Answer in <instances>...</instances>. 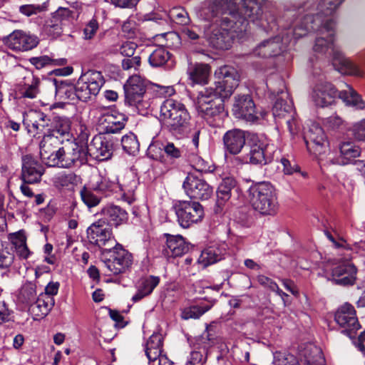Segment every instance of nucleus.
<instances>
[{"mask_svg":"<svg viewBox=\"0 0 365 365\" xmlns=\"http://www.w3.org/2000/svg\"><path fill=\"white\" fill-rule=\"evenodd\" d=\"M263 0H240L237 8L230 12V18L223 17L222 21L227 27L213 28L208 35L210 44L217 49L227 50L230 48L233 35L230 29L234 28L233 24L240 31H246L248 22L258 23L266 27L262 21V3Z\"/></svg>","mask_w":365,"mask_h":365,"instance_id":"1","label":"nucleus"},{"mask_svg":"<svg viewBox=\"0 0 365 365\" xmlns=\"http://www.w3.org/2000/svg\"><path fill=\"white\" fill-rule=\"evenodd\" d=\"M336 21L333 19H329L324 24H319V26L307 32L318 31L322 35L316 38L314 46V51L319 54L331 56L334 63L339 64V70L347 75L355 76H363L364 72L351 60L344 56L343 53L334 45V29Z\"/></svg>","mask_w":365,"mask_h":365,"instance_id":"2","label":"nucleus"},{"mask_svg":"<svg viewBox=\"0 0 365 365\" xmlns=\"http://www.w3.org/2000/svg\"><path fill=\"white\" fill-rule=\"evenodd\" d=\"M344 0H322L317 5V13H313L314 9L309 8L307 4L303 6L294 5L295 11L293 33L297 38L307 35V32L314 30L324 24L329 19H333L331 16Z\"/></svg>","mask_w":365,"mask_h":365,"instance_id":"3","label":"nucleus"},{"mask_svg":"<svg viewBox=\"0 0 365 365\" xmlns=\"http://www.w3.org/2000/svg\"><path fill=\"white\" fill-rule=\"evenodd\" d=\"M104 83L101 72L89 70L81 74L75 85L53 79V86L57 94L65 95L68 100L87 102L98 94Z\"/></svg>","mask_w":365,"mask_h":365,"instance_id":"4","label":"nucleus"},{"mask_svg":"<svg viewBox=\"0 0 365 365\" xmlns=\"http://www.w3.org/2000/svg\"><path fill=\"white\" fill-rule=\"evenodd\" d=\"M346 89L338 91L329 82L319 77L311 93V98L314 104L319 107H327L331 105L336 97L341 98L346 106L356 109H364L365 102L361 96L349 85L346 84Z\"/></svg>","mask_w":365,"mask_h":365,"instance_id":"5","label":"nucleus"},{"mask_svg":"<svg viewBox=\"0 0 365 365\" xmlns=\"http://www.w3.org/2000/svg\"><path fill=\"white\" fill-rule=\"evenodd\" d=\"M215 93L212 88H204L198 92L194 101L197 115L205 119L212 127H220L227 115L223 101Z\"/></svg>","mask_w":365,"mask_h":365,"instance_id":"6","label":"nucleus"},{"mask_svg":"<svg viewBox=\"0 0 365 365\" xmlns=\"http://www.w3.org/2000/svg\"><path fill=\"white\" fill-rule=\"evenodd\" d=\"M160 116L166 128L175 136L182 137L190 129V113L179 101L173 98L165 100L160 106Z\"/></svg>","mask_w":365,"mask_h":365,"instance_id":"7","label":"nucleus"},{"mask_svg":"<svg viewBox=\"0 0 365 365\" xmlns=\"http://www.w3.org/2000/svg\"><path fill=\"white\" fill-rule=\"evenodd\" d=\"M247 198L252 209L262 215H274L277 212V193L269 182H252L247 190Z\"/></svg>","mask_w":365,"mask_h":365,"instance_id":"8","label":"nucleus"},{"mask_svg":"<svg viewBox=\"0 0 365 365\" xmlns=\"http://www.w3.org/2000/svg\"><path fill=\"white\" fill-rule=\"evenodd\" d=\"M294 23V19L282 36H276L262 41L254 48L253 55L261 58H269L278 56L284 52L287 43L292 41V38L295 40L298 38L294 36L293 33Z\"/></svg>","mask_w":365,"mask_h":365,"instance_id":"9","label":"nucleus"},{"mask_svg":"<svg viewBox=\"0 0 365 365\" xmlns=\"http://www.w3.org/2000/svg\"><path fill=\"white\" fill-rule=\"evenodd\" d=\"M232 110L236 118L249 123H257L264 119L267 114L264 110H259L250 94L235 96Z\"/></svg>","mask_w":365,"mask_h":365,"instance_id":"10","label":"nucleus"},{"mask_svg":"<svg viewBox=\"0 0 365 365\" xmlns=\"http://www.w3.org/2000/svg\"><path fill=\"white\" fill-rule=\"evenodd\" d=\"M304 140L307 150L317 158L319 165L322 168V158H326L329 151L322 128L317 123H312L304 133Z\"/></svg>","mask_w":365,"mask_h":365,"instance_id":"11","label":"nucleus"},{"mask_svg":"<svg viewBox=\"0 0 365 365\" xmlns=\"http://www.w3.org/2000/svg\"><path fill=\"white\" fill-rule=\"evenodd\" d=\"M179 225L188 228L200 222L204 217L202 205L192 200H179L173 206Z\"/></svg>","mask_w":365,"mask_h":365,"instance_id":"12","label":"nucleus"},{"mask_svg":"<svg viewBox=\"0 0 365 365\" xmlns=\"http://www.w3.org/2000/svg\"><path fill=\"white\" fill-rule=\"evenodd\" d=\"M218 79L215 83V93L221 98H229L238 86L240 75L237 71L230 66H224L217 68L215 73Z\"/></svg>","mask_w":365,"mask_h":365,"instance_id":"13","label":"nucleus"},{"mask_svg":"<svg viewBox=\"0 0 365 365\" xmlns=\"http://www.w3.org/2000/svg\"><path fill=\"white\" fill-rule=\"evenodd\" d=\"M334 321L341 329V332L350 339L355 338L356 331L361 328L356 310L349 303H345L338 308L334 314Z\"/></svg>","mask_w":365,"mask_h":365,"instance_id":"14","label":"nucleus"},{"mask_svg":"<svg viewBox=\"0 0 365 365\" xmlns=\"http://www.w3.org/2000/svg\"><path fill=\"white\" fill-rule=\"evenodd\" d=\"M277 83L279 86L278 90L272 88V81L271 78L267 81V87L271 91L272 94L277 93V98L272 107V115L275 120H280L287 118L291 113H294L291 101H287L288 93L284 91L285 85L284 81L277 77Z\"/></svg>","mask_w":365,"mask_h":365,"instance_id":"15","label":"nucleus"},{"mask_svg":"<svg viewBox=\"0 0 365 365\" xmlns=\"http://www.w3.org/2000/svg\"><path fill=\"white\" fill-rule=\"evenodd\" d=\"M125 103L129 106H135L138 110L148 107V103L144 102L145 86L138 76H133L128 79L123 86Z\"/></svg>","mask_w":365,"mask_h":365,"instance_id":"16","label":"nucleus"},{"mask_svg":"<svg viewBox=\"0 0 365 365\" xmlns=\"http://www.w3.org/2000/svg\"><path fill=\"white\" fill-rule=\"evenodd\" d=\"M182 187L190 199L206 200L213 193V189L205 180L192 173L185 178Z\"/></svg>","mask_w":365,"mask_h":365,"instance_id":"17","label":"nucleus"},{"mask_svg":"<svg viewBox=\"0 0 365 365\" xmlns=\"http://www.w3.org/2000/svg\"><path fill=\"white\" fill-rule=\"evenodd\" d=\"M62 158L61 168H80L88 163V150L84 145L70 143L61 147Z\"/></svg>","mask_w":365,"mask_h":365,"instance_id":"18","label":"nucleus"},{"mask_svg":"<svg viewBox=\"0 0 365 365\" xmlns=\"http://www.w3.org/2000/svg\"><path fill=\"white\" fill-rule=\"evenodd\" d=\"M4 44L11 50L24 52L32 50L39 43L37 36L22 30H15L3 39Z\"/></svg>","mask_w":365,"mask_h":365,"instance_id":"19","label":"nucleus"},{"mask_svg":"<svg viewBox=\"0 0 365 365\" xmlns=\"http://www.w3.org/2000/svg\"><path fill=\"white\" fill-rule=\"evenodd\" d=\"M339 155L335 157L334 153L330 150L326 158H322V167L329 165H346L355 161V159L360 155L361 150L353 142H343L339 145Z\"/></svg>","mask_w":365,"mask_h":365,"instance_id":"20","label":"nucleus"},{"mask_svg":"<svg viewBox=\"0 0 365 365\" xmlns=\"http://www.w3.org/2000/svg\"><path fill=\"white\" fill-rule=\"evenodd\" d=\"M110 258L106 259L104 263L106 267L113 274L123 273L130 267L133 262L132 255L122 245L116 243L115 246L110 251Z\"/></svg>","mask_w":365,"mask_h":365,"instance_id":"21","label":"nucleus"},{"mask_svg":"<svg viewBox=\"0 0 365 365\" xmlns=\"http://www.w3.org/2000/svg\"><path fill=\"white\" fill-rule=\"evenodd\" d=\"M87 237L91 243L100 248L115 242L110 227L100 220L88 227Z\"/></svg>","mask_w":365,"mask_h":365,"instance_id":"22","label":"nucleus"},{"mask_svg":"<svg viewBox=\"0 0 365 365\" xmlns=\"http://www.w3.org/2000/svg\"><path fill=\"white\" fill-rule=\"evenodd\" d=\"M87 156L103 161L110 159L113 155V145L106 137L98 135L93 138L88 146H86Z\"/></svg>","mask_w":365,"mask_h":365,"instance_id":"23","label":"nucleus"},{"mask_svg":"<svg viewBox=\"0 0 365 365\" xmlns=\"http://www.w3.org/2000/svg\"><path fill=\"white\" fill-rule=\"evenodd\" d=\"M246 132L234 128L227 130L222 136L225 153L237 155L241 153L246 143Z\"/></svg>","mask_w":365,"mask_h":365,"instance_id":"24","label":"nucleus"},{"mask_svg":"<svg viewBox=\"0 0 365 365\" xmlns=\"http://www.w3.org/2000/svg\"><path fill=\"white\" fill-rule=\"evenodd\" d=\"M44 173L43 165L30 155L22 158V181L26 183H36L40 181Z\"/></svg>","mask_w":365,"mask_h":365,"instance_id":"25","label":"nucleus"},{"mask_svg":"<svg viewBox=\"0 0 365 365\" xmlns=\"http://www.w3.org/2000/svg\"><path fill=\"white\" fill-rule=\"evenodd\" d=\"M102 218L103 222L109 227H118L127 222L128 219V212L120 207L115 205H108L101 210Z\"/></svg>","mask_w":365,"mask_h":365,"instance_id":"26","label":"nucleus"},{"mask_svg":"<svg viewBox=\"0 0 365 365\" xmlns=\"http://www.w3.org/2000/svg\"><path fill=\"white\" fill-rule=\"evenodd\" d=\"M51 120L44 113L40 110H31L24 119V124L28 128L29 132L39 133L44 130L48 133V128L51 126Z\"/></svg>","mask_w":365,"mask_h":365,"instance_id":"27","label":"nucleus"},{"mask_svg":"<svg viewBox=\"0 0 365 365\" xmlns=\"http://www.w3.org/2000/svg\"><path fill=\"white\" fill-rule=\"evenodd\" d=\"M356 272V267L350 262L340 264L332 270L333 280L337 284L351 285L355 282Z\"/></svg>","mask_w":365,"mask_h":365,"instance_id":"28","label":"nucleus"},{"mask_svg":"<svg viewBox=\"0 0 365 365\" xmlns=\"http://www.w3.org/2000/svg\"><path fill=\"white\" fill-rule=\"evenodd\" d=\"M269 145L264 142L257 140L253 143L247 154L249 163L253 165H266L271 161V158L267 155Z\"/></svg>","mask_w":365,"mask_h":365,"instance_id":"29","label":"nucleus"},{"mask_svg":"<svg viewBox=\"0 0 365 365\" xmlns=\"http://www.w3.org/2000/svg\"><path fill=\"white\" fill-rule=\"evenodd\" d=\"M54 299H51L46 294H39L36 299L29 305V311L35 318H43L54 306Z\"/></svg>","mask_w":365,"mask_h":365,"instance_id":"30","label":"nucleus"},{"mask_svg":"<svg viewBox=\"0 0 365 365\" xmlns=\"http://www.w3.org/2000/svg\"><path fill=\"white\" fill-rule=\"evenodd\" d=\"M40 79L33 73H29L20 83L19 90L21 98L34 99L39 93Z\"/></svg>","mask_w":365,"mask_h":365,"instance_id":"31","label":"nucleus"},{"mask_svg":"<svg viewBox=\"0 0 365 365\" xmlns=\"http://www.w3.org/2000/svg\"><path fill=\"white\" fill-rule=\"evenodd\" d=\"M166 247L165 252L168 256L173 257H180L187 252L189 245L180 235H166Z\"/></svg>","mask_w":365,"mask_h":365,"instance_id":"32","label":"nucleus"},{"mask_svg":"<svg viewBox=\"0 0 365 365\" xmlns=\"http://www.w3.org/2000/svg\"><path fill=\"white\" fill-rule=\"evenodd\" d=\"M233 189H235L236 191L242 189L237 186V182L234 178L227 177L222 179L217 190L216 205L218 208H221L230 198Z\"/></svg>","mask_w":365,"mask_h":365,"instance_id":"33","label":"nucleus"},{"mask_svg":"<svg viewBox=\"0 0 365 365\" xmlns=\"http://www.w3.org/2000/svg\"><path fill=\"white\" fill-rule=\"evenodd\" d=\"M91 186L96 192L103 197V195L106 196L110 192H116L120 186V182L115 177L111 179L109 177L98 175L95 177Z\"/></svg>","mask_w":365,"mask_h":365,"instance_id":"34","label":"nucleus"},{"mask_svg":"<svg viewBox=\"0 0 365 365\" xmlns=\"http://www.w3.org/2000/svg\"><path fill=\"white\" fill-rule=\"evenodd\" d=\"M225 253L226 250L224 247L216 245L210 246L202 252L197 262L199 264H201L203 268H205L221 260Z\"/></svg>","mask_w":365,"mask_h":365,"instance_id":"35","label":"nucleus"},{"mask_svg":"<svg viewBox=\"0 0 365 365\" xmlns=\"http://www.w3.org/2000/svg\"><path fill=\"white\" fill-rule=\"evenodd\" d=\"M71 121L66 117L55 116L51 120V126L48 128V134H53L58 138L68 140L71 136Z\"/></svg>","mask_w":365,"mask_h":365,"instance_id":"36","label":"nucleus"},{"mask_svg":"<svg viewBox=\"0 0 365 365\" xmlns=\"http://www.w3.org/2000/svg\"><path fill=\"white\" fill-rule=\"evenodd\" d=\"M202 299L207 302V304L194 305L185 309L182 312V319H199L202 314L209 311L217 302V299L212 296H206Z\"/></svg>","mask_w":365,"mask_h":365,"instance_id":"37","label":"nucleus"},{"mask_svg":"<svg viewBox=\"0 0 365 365\" xmlns=\"http://www.w3.org/2000/svg\"><path fill=\"white\" fill-rule=\"evenodd\" d=\"M210 73V67L205 63H195L190 65L187 68L189 78L194 83L198 84H206Z\"/></svg>","mask_w":365,"mask_h":365,"instance_id":"38","label":"nucleus"},{"mask_svg":"<svg viewBox=\"0 0 365 365\" xmlns=\"http://www.w3.org/2000/svg\"><path fill=\"white\" fill-rule=\"evenodd\" d=\"M163 336L160 333H153L145 345V354L150 363H155L162 352Z\"/></svg>","mask_w":365,"mask_h":365,"instance_id":"39","label":"nucleus"},{"mask_svg":"<svg viewBox=\"0 0 365 365\" xmlns=\"http://www.w3.org/2000/svg\"><path fill=\"white\" fill-rule=\"evenodd\" d=\"M128 118L123 113H111L105 116V133H117L125 128Z\"/></svg>","mask_w":365,"mask_h":365,"instance_id":"40","label":"nucleus"},{"mask_svg":"<svg viewBox=\"0 0 365 365\" xmlns=\"http://www.w3.org/2000/svg\"><path fill=\"white\" fill-rule=\"evenodd\" d=\"M196 345L198 349L207 353V350L216 342V334L214 327L208 325L205 331L196 338Z\"/></svg>","mask_w":365,"mask_h":365,"instance_id":"41","label":"nucleus"},{"mask_svg":"<svg viewBox=\"0 0 365 365\" xmlns=\"http://www.w3.org/2000/svg\"><path fill=\"white\" fill-rule=\"evenodd\" d=\"M63 141V139L58 138L53 134L45 133L39 144L40 156L50 154L52 150L58 148Z\"/></svg>","mask_w":365,"mask_h":365,"instance_id":"42","label":"nucleus"},{"mask_svg":"<svg viewBox=\"0 0 365 365\" xmlns=\"http://www.w3.org/2000/svg\"><path fill=\"white\" fill-rule=\"evenodd\" d=\"M29 62L37 69H41L48 66H64L67 63V60L63 58H53L52 57L45 55L32 57L29 59Z\"/></svg>","mask_w":365,"mask_h":365,"instance_id":"43","label":"nucleus"},{"mask_svg":"<svg viewBox=\"0 0 365 365\" xmlns=\"http://www.w3.org/2000/svg\"><path fill=\"white\" fill-rule=\"evenodd\" d=\"M170 53L165 48L158 47L150 54L148 61L153 67H160L170 60Z\"/></svg>","mask_w":365,"mask_h":365,"instance_id":"44","label":"nucleus"},{"mask_svg":"<svg viewBox=\"0 0 365 365\" xmlns=\"http://www.w3.org/2000/svg\"><path fill=\"white\" fill-rule=\"evenodd\" d=\"M36 284L32 282L25 283L21 288L18 299L19 301L29 307L36 299Z\"/></svg>","mask_w":365,"mask_h":365,"instance_id":"45","label":"nucleus"},{"mask_svg":"<svg viewBox=\"0 0 365 365\" xmlns=\"http://www.w3.org/2000/svg\"><path fill=\"white\" fill-rule=\"evenodd\" d=\"M80 195L83 203L88 207L91 208L97 206L103 198V196L91 187L87 188L84 187L80 191Z\"/></svg>","mask_w":365,"mask_h":365,"instance_id":"46","label":"nucleus"},{"mask_svg":"<svg viewBox=\"0 0 365 365\" xmlns=\"http://www.w3.org/2000/svg\"><path fill=\"white\" fill-rule=\"evenodd\" d=\"M14 245L17 256L22 259H27L32 252L30 251L27 245L26 237L21 234H15L14 237Z\"/></svg>","mask_w":365,"mask_h":365,"instance_id":"47","label":"nucleus"},{"mask_svg":"<svg viewBox=\"0 0 365 365\" xmlns=\"http://www.w3.org/2000/svg\"><path fill=\"white\" fill-rule=\"evenodd\" d=\"M121 145L125 152L129 155H135L139 151L140 143L136 135L129 133L121 138Z\"/></svg>","mask_w":365,"mask_h":365,"instance_id":"48","label":"nucleus"},{"mask_svg":"<svg viewBox=\"0 0 365 365\" xmlns=\"http://www.w3.org/2000/svg\"><path fill=\"white\" fill-rule=\"evenodd\" d=\"M168 17L175 23L182 26H186L190 22L188 13L181 6L171 9L168 14Z\"/></svg>","mask_w":365,"mask_h":365,"instance_id":"49","label":"nucleus"},{"mask_svg":"<svg viewBox=\"0 0 365 365\" xmlns=\"http://www.w3.org/2000/svg\"><path fill=\"white\" fill-rule=\"evenodd\" d=\"M280 163L283 165V173L284 175H290L298 173L303 178H307V173L300 170L299 166L293 158L290 159L288 156H283L280 159Z\"/></svg>","mask_w":365,"mask_h":365,"instance_id":"50","label":"nucleus"},{"mask_svg":"<svg viewBox=\"0 0 365 365\" xmlns=\"http://www.w3.org/2000/svg\"><path fill=\"white\" fill-rule=\"evenodd\" d=\"M160 277L150 275L142 278L139 282L138 287L148 296L150 295L154 289L158 285Z\"/></svg>","mask_w":365,"mask_h":365,"instance_id":"51","label":"nucleus"},{"mask_svg":"<svg viewBox=\"0 0 365 365\" xmlns=\"http://www.w3.org/2000/svg\"><path fill=\"white\" fill-rule=\"evenodd\" d=\"M62 158L61 148H58L52 150L50 154L47 155H42L41 158L42 161L48 167H58L61 168Z\"/></svg>","mask_w":365,"mask_h":365,"instance_id":"52","label":"nucleus"},{"mask_svg":"<svg viewBox=\"0 0 365 365\" xmlns=\"http://www.w3.org/2000/svg\"><path fill=\"white\" fill-rule=\"evenodd\" d=\"M53 21H58L63 24L74 19V11L66 7H59L52 14Z\"/></svg>","mask_w":365,"mask_h":365,"instance_id":"53","label":"nucleus"},{"mask_svg":"<svg viewBox=\"0 0 365 365\" xmlns=\"http://www.w3.org/2000/svg\"><path fill=\"white\" fill-rule=\"evenodd\" d=\"M225 0H207V11L205 14L207 15V19H210L217 17L223 11Z\"/></svg>","mask_w":365,"mask_h":365,"instance_id":"54","label":"nucleus"},{"mask_svg":"<svg viewBox=\"0 0 365 365\" xmlns=\"http://www.w3.org/2000/svg\"><path fill=\"white\" fill-rule=\"evenodd\" d=\"M163 146L164 145L160 141L152 142L147 150L148 156L155 160H162L163 158Z\"/></svg>","mask_w":365,"mask_h":365,"instance_id":"55","label":"nucleus"},{"mask_svg":"<svg viewBox=\"0 0 365 365\" xmlns=\"http://www.w3.org/2000/svg\"><path fill=\"white\" fill-rule=\"evenodd\" d=\"M274 365H299L296 357L290 354L277 352L274 356Z\"/></svg>","mask_w":365,"mask_h":365,"instance_id":"56","label":"nucleus"},{"mask_svg":"<svg viewBox=\"0 0 365 365\" xmlns=\"http://www.w3.org/2000/svg\"><path fill=\"white\" fill-rule=\"evenodd\" d=\"M99 29V24L96 18H92L85 26L83 29V38L85 40H91L96 35Z\"/></svg>","mask_w":365,"mask_h":365,"instance_id":"57","label":"nucleus"},{"mask_svg":"<svg viewBox=\"0 0 365 365\" xmlns=\"http://www.w3.org/2000/svg\"><path fill=\"white\" fill-rule=\"evenodd\" d=\"M221 287V285L210 287L207 285L204 281H197L192 284V292L199 294H205L209 291L218 292Z\"/></svg>","mask_w":365,"mask_h":365,"instance_id":"58","label":"nucleus"},{"mask_svg":"<svg viewBox=\"0 0 365 365\" xmlns=\"http://www.w3.org/2000/svg\"><path fill=\"white\" fill-rule=\"evenodd\" d=\"M207 360V352L200 350L190 353L186 365H202Z\"/></svg>","mask_w":365,"mask_h":365,"instance_id":"59","label":"nucleus"},{"mask_svg":"<svg viewBox=\"0 0 365 365\" xmlns=\"http://www.w3.org/2000/svg\"><path fill=\"white\" fill-rule=\"evenodd\" d=\"M137 187V182L133 179V176L130 175L125 176L123 182H120L118 190L123 192L131 193L133 192Z\"/></svg>","mask_w":365,"mask_h":365,"instance_id":"60","label":"nucleus"},{"mask_svg":"<svg viewBox=\"0 0 365 365\" xmlns=\"http://www.w3.org/2000/svg\"><path fill=\"white\" fill-rule=\"evenodd\" d=\"M191 162L193 168L199 173H206L212 171L210 167L207 165V163L201 157L197 155L193 156L192 159L191 160Z\"/></svg>","mask_w":365,"mask_h":365,"instance_id":"61","label":"nucleus"},{"mask_svg":"<svg viewBox=\"0 0 365 365\" xmlns=\"http://www.w3.org/2000/svg\"><path fill=\"white\" fill-rule=\"evenodd\" d=\"M351 135L357 140H365V118L355 123L350 129Z\"/></svg>","mask_w":365,"mask_h":365,"instance_id":"62","label":"nucleus"},{"mask_svg":"<svg viewBox=\"0 0 365 365\" xmlns=\"http://www.w3.org/2000/svg\"><path fill=\"white\" fill-rule=\"evenodd\" d=\"M199 32L200 29L197 26L189 24L183 26L181 30V34L185 38L193 41L199 38Z\"/></svg>","mask_w":365,"mask_h":365,"instance_id":"63","label":"nucleus"},{"mask_svg":"<svg viewBox=\"0 0 365 365\" xmlns=\"http://www.w3.org/2000/svg\"><path fill=\"white\" fill-rule=\"evenodd\" d=\"M13 311L5 301H0V325L11 320Z\"/></svg>","mask_w":365,"mask_h":365,"instance_id":"64","label":"nucleus"}]
</instances>
